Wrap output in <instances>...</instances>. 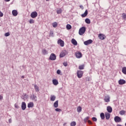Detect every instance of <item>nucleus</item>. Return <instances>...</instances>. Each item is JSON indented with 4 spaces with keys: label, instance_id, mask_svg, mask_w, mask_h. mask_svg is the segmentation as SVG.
Wrapping results in <instances>:
<instances>
[{
    "label": "nucleus",
    "instance_id": "obj_41",
    "mask_svg": "<svg viewBox=\"0 0 126 126\" xmlns=\"http://www.w3.org/2000/svg\"><path fill=\"white\" fill-rule=\"evenodd\" d=\"M92 120L94 122H97V118H96L95 117H93L92 118Z\"/></svg>",
    "mask_w": 126,
    "mask_h": 126
},
{
    "label": "nucleus",
    "instance_id": "obj_24",
    "mask_svg": "<svg viewBox=\"0 0 126 126\" xmlns=\"http://www.w3.org/2000/svg\"><path fill=\"white\" fill-rule=\"evenodd\" d=\"M56 100V96L54 95H51L50 96V100L55 101Z\"/></svg>",
    "mask_w": 126,
    "mask_h": 126
},
{
    "label": "nucleus",
    "instance_id": "obj_46",
    "mask_svg": "<svg viewBox=\"0 0 126 126\" xmlns=\"http://www.w3.org/2000/svg\"><path fill=\"white\" fill-rule=\"evenodd\" d=\"M80 7L81 9H84V7H83V5H80Z\"/></svg>",
    "mask_w": 126,
    "mask_h": 126
},
{
    "label": "nucleus",
    "instance_id": "obj_50",
    "mask_svg": "<svg viewBox=\"0 0 126 126\" xmlns=\"http://www.w3.org/2000/svg\"><path fill=\"white\" fill-rule=\"evenodd\" d=\"M9 123L10 124L12 122L11 119H9Z\"/></svg>",
    "mask_w": 126,
    "mask_h": 126
},
{
    "label": "nucleus",
    "instance_id": "obj_25",
    "mask_svg": "<svg viewBox=\"0 0 126 126\" xmlns=\"http://www.w3.org/2000/svg\"><path fill=\"white\" fill-rule=\"evenodd\" d=\"M77 111L78 113H81L82 111V108L81 106H79L77 108Z\"/></svg>",
    "mask_w": 126,
    "mask_h": 126
},
{
    "label": "nucleus",
    "instance_id": "obj_38",
    "mask_svg": "<svg viewBox=\"0 0 126 126\" xmlns=\"http://www.w3.org/2000/svg\"><path fill=\"white\" fill-rule=\"evenodd\" d=\"M79 69H84V65H80L79 66Z\"/></svg>",
    "mask_w": 126,
    "mask_h": 126
},
{
    "label": "nucleus",
    "instance_id": "obj_48",
    "mask_svg": "<svg viewBox=\"0 0 126 126\" xmlns=\"http://www.w3.org/2000/svg\"><path fill=\"white\" fill-rule=\"evenodd\" d=\"M3 98V97L2 95H0V100H2Z\"/></svg>",
    "mask_w": 126,
    "mask_h": 126
},
{
    "label": "nucleus",
    "instance_id": "obj_29",
    "mask_svg": "<svg viewBox=\"0 0 126 126\" xmlns=\"http://www.w3.org/2000/svg\"><path fill=\"white\" fill-rule=\"evenodd\" d=\"M63 12V10L61 8H59L58 10H57V14H61L62 12Z\"/></svg>",
    "mask_w": 126,
    "mask_h": 126
},
{
    "label": "nucleus",
    "instance_id": "obj_33",
    "mask_svg": "<svg viewBox=\"0 0 126 126\" xmlns=\"http://www.w3.org/2000/svg\"><path fill=\"white\" fill-rule=\"evenodd\" d=\"M29 22L30 23V24H33L34 23H35V21L34 20H33L32 19H31Z\"/></svg>",
    "mask_w": 126,
    "mask_h": 126
},
{
    "label": "nucleus",
    "instance_id": "obj_6",
    "mask_svg": "<svg viewBox=\"0 0 126 126\" xmlns=\"http://www.w3.org/2000/svg\"><path fill=\"white\" fill-rule=\"evenodd\" d=\"M92 43H93V40H92V39H89L88 40H87L84 42V44L86 46H87L88 45H90V44H92Z\"/></svg>",
    "mask_w": 126,
    "mask_h": 126
},
{
    "label": "nucleus",
    "instance_id": "obj_54",
    "mask_svg": "<svg viewBox=\"0 0 126 126\" xmlns=\"http://www.w3.org/2000/svg\"><path fill=\"white\" fill-rule=\"evenodd\" d=\"M46 1H49V0H46Z\"/></svg>",
    "mask_w": 126,
    "mask_h": 126
},
{
    "label": "nucleus",
    "instance_id": "obj_42",
    "mask_svg": "<svg viewBox=\"0 0 126 126\" xmlns=\"http://www.w3.org/2000/svg\"><path fill=\"white\" fill-rule=\"evenodd\" d=\"M63 65H64V66H67V62H64L63 63Z\"/></svg>",
    "mask_w": 126,
    "mask_h": 126
},
{
    "label": "nucleus",
    "instance_id": "obj_19",
    "mask_svg": "<svg viewBox=\"0 0 126 126\" xmlns=\"http://www.w3.org/2000/svg\"><path fill=\"white\" fill-rule=\"evenodd\" d=\"M107 111L108 113H112L113 112V109L111 107V106H107Z\"/></svg>",
    "mask_w": 126,
    "mask_h": 126
},
{
    "label": "nucleus",
    "instance_id": "obj_43",
    "mask_svg": "<svg viewBox=\"0 0 126 126\" xmlns=\"http://www.w3.org/2000/svg\"><path fill=\"white\" fill-rule=\"evenodd\" d=\"M57 74H61V70L60 69L57 70Z\"/></svg>",
    "mask_w": 126,
    "mask_h": 126
},
{
    "label": "nucleus",
    "instance_id": "obj_11",
    "mask_svg": "<svg viewBox=\"0 0 126 126\" xmlns=\"http://www.w3.org/2000/svg\"><path fill=\"white\" fill-rule=\"evenodd\" d=\"M118 82L120 85H123L124 84H126V80H125L120 79Z\"/></svg>",
    "mask_w": 126,
    "mask_h": 126
},
{
    "label": "nucleus",
    "instance_id": "obj_47",
    "mask_svg": "<svg viewBox=\"0 0 126 126\" xmlns=\"http://www.w3.org/2000/svg\"><path fill=\"white\" fill-rule=\"evenodd\" d=\"M54 33L53 32H51L50 33V36H53Z\"/></svg>",
    "mask_w": 126,
    "mask_h": 126
},
{
    "label": "nucleus",
    "instance_id": "obj_3",
    "mask_svg": "<svg viewBox=\"0 0 126 126\" xmlns=\"http://www.w3.org/2000/svg\"><path fill=\"white\" fill-rule=\"evenodd\" d=\"M77 75L78 78H81V77H82L83 76V71L81 70H78L77 72Z\"/></svg>",
    "mask_w": 126,
    "mask_h": 126
},
{
    "label": "nucleus",
    "instance_id": "obj_16",
    "mask_svg": "<svg viewBox=\"0 0 126 126\" xmlns=\"http://www.w3.org/2000/svg\"><path fill=\"white\" fill-rule=\"evenodd\" d=\"M34 107V103L32 102H30L28 104V108H33Z\"/></svg>",
    "mask_w": 126,
    "mask_h": 126
},
{
    "label": "nucleus",
    "instance_id": "obj_44",
    "mask_svg": "<svg viewBox=\"0 0 126 126\" xmlns=\"http://www.w3.org/2000/svg\"><path fill=\"white\" fill-rule=\"evenodd\" d=\"M2 16H3V13L1 11H0V17H2Z\"/></svg>",
    "mask_w": 126,
    "mask_h": 126
},
{
    "label": "nucleus",
    "instance_id": "obj_2",
    "mask_svg": "<svg viewBox=\"0 0 126 126\" xmlns=\"http://www.w3.org/2000/svg\"><path fill=\"white\" fill-rule=\"evenodd\" d=\"M67 55V51L65 50H63L60 55V58H63L64 56Z\"/></svg>",
    "mask_w": 126,
    "mask_h": 126
},
{
    "label": "nucleus",
    "instance_id": "obj_10",
    "mask_svg": "<svg viewBox=\"0 0 126 126\" xmlns=\"http://www.w3.org/2000/svg\"><path fill=\"white\" fill-rule=\"evenodd\" d=\"M110 96L109 95H106V96H105V98L104 99V100L106 103H108V102H110Z\"/></svg>",
    "mask_w": 126,
    "mask_h": 126
},
{
    "label": "nucleus",
    "instance_id": "obj_5",
    "mask_svg": "<svg viewBox=\"0 0 126 126\" xmlns=\"http://www.w3.org/2000/svg\"><path fill=\"white\" fill-rule=\"evenodd\" d=\"M31 16L32 18H36V17L38 16V13H37L36 11L32 12L31 14Z\"/></svg>",
    "mask_w": 126,
    "mask_h": 126
},
{
    "label": "nucleus",
    "instance_id": "obj_1",
    "mask_svg": "<svg viewBox=\"0 0 126 126\" xmlns=\"http://www.w3.org/2000/svg\"><path fill=\"white\" fill-rule=\"evenodd\" d=\"M85 31H86V28L85 27H83L81 28L79 31V35H82L85 33Z\"/></svg>",
    "mask_w": 126,
    "mask_h": 126
},
{
    "label": "nucleus",
    "instance_id": "obj_31",
    "mask_svg": "<svg viewBox=\"0 0 126 126\" xmlns=\"http://www.w3.org/2000/svg\"><path fill=\"white\" fill-rule=\"evenodd\" d=\"M32 100H34V101H37V96H36L35 94L32 95Z\"/></svg>",
    "mask_w": 126,
    "mask_h": 126
},
{
    "label": "nucleus",
    "instance_id": "obj_4",
    "mask_svg": "<svg viewBox=\"0 0 126 126\" xmlns=\"http://www.w3.org/2000/svg\"><path fill=\"white\" fill-rule=\"evenodd\" d=\"M56 59H57L56 55L54 53H52L49 57V60L51 61H55L56 60Z\"/></svg>",
    "mask_w": 126,
    "mask_h": 126
},
{
    "label": "nucleus",
    "instance_id": "obj_39",
    "mask_svg": "<svg viewBox=\"0 0 126 126\" xmlns=\"http://www.w3.org/2000/svg\"><path fill=\"white\" fill-rule=\"evenodd\" d=\"M9 35H10V33H9V32H6L4 34V36L8 37V36H9Z\"/></svg>",
    "mask_w": 126,
    "mask_h": 126
},
{
    "label": "nucleus",
    "instance_id": "obj_52",
    "mask_svg": "<svg viewBox=\"0 0 126 126\" xmlns=\"http://www.w3.org/2000/svg\"><path fill=\"white\" fill-rule=\"evenodd\" d=\"M65 125H66V123H64L63 124V126H65Z\"/></svg>",
    "mask_w": 126,
    "mask_h": 126
},
{
    "label": "nucleus",
    "instance_id": "obj_18",
    "mask_svg": "<svg viewBox=\"0 0 126 126\" xmlns=\"http://www.w3.org/2000/svg\"><path fill=\"white\" fill-rule=\"evenodd\" d=\"M54 108H58L59 107V100L55 101L53 104Z\"/></svg>",
    "mask_w": 126,
    "mask_h": 126
},
{
    "label": "nucleus",
    "instance_id": "obj_27",
    "mask_svg": "<svg viewBox=\"0 0 126 126\" xmlns=\"http://www.w3.org/2000/svg\"><path fill=\"white\" fill-rule=\"evenodd\" d=\"M100 118L101 120H105V114L103 113L100 114Z\"/></svg>",
    "mask_w": 126,
    "mask_h": 126
},
{
    "label": "nucleus",
    "instance_id": "obj_30",
    "mask_svg": "<svg viewBox=\"0 0 126 126\" xmlns=\"http://www.w3.org/2000/svg\"><path fill=\"white\" fill-rule=\"evenodd\" d=\"M122 18L123 20H126V14L125 13H123L122 14Z\"/></svg>",
    "mask_w": 126,
    "mask_h": 126
},
{
    "label": "nucleus",
    "instance_id": "obj_17",
    "mask_svg": "<svg viewBox=\"0 0 126 126\" xmlns=\"http://www.w3.org/2000/svg\"><path fill=\"white\" fill-rule=\"evenodd\" d=\"M88 14V11L87 10H86L84 14H82L81 15L82 17H86L87 16V15Z\"/></svg>",
    "mask_w": 126,
    "mask_h": 126
},
{
    "label": "nucleus",
    "instance_id": "obj_51",
    "mask_svg": "<svg viewBox=\"0 0 126 126\" xmlns=\"http://www.w3.org/2000/svg\"><path fill=\"white\" fill-rule=\"evenodd\" d=\"M5 1H10V0H4Z\"/></svg>",
    "mask_w": 126,
    "mask_h": 126
},
{
    "label": "nucleus",
    "instance_id": "obj_49",
    "mask_svg": "<svg viewBox=\"0 0 126 126\" xmlns=\"http://www.w3.org/2000/svg\"><path fill=\"white\" fill-rule=\"evenodd\" d=\"M15 108H18V106L17 104H15Z\"/></svg>",
    "mask_w": 126,
    "mask_h": 126
},
{
    "label": "nucleus",
    "instance_id": "obj_22",
    "mask_svg": "<svg viewBox=\"0 0 126 126\" xmlns=\"http://www.w3.org/2000/svg\"><path fill=\"white\" fill-rule=\"evenodd\" d=\"M110 117H111V114H110V113H105V118L106 120H109V119H110Z\"/></svg>",
    "mask_w": 126,
    "mask_h": 126
},
{
    "label": "nucleus",
    "instance_id": "obj_8",
    "mask_svg": "<svg viewBox=\"0 0 126 126\" xmlns=\"http://www.w3.org/2000/svg\"><path fill=\"white\" fill-rule=\"evenodd\" d=\"M114 120L116 123H120L122 121V119L119 116H116L114 118Z\"/></svg>",
    "mask_w": 126,
    "mask_h": 126
},
{
    "label": "nucleus",
    "instance_id": "obj_32",
    "mask_svg": "<svg viewBox=\"0 0 126 126\" xmlns=\"http://www.w3.org/2000/svg\"><path fill=\"white\" fill-rule=\"evenodd\" d=\"M122 72L124 74H126V67H124L122 68Z\"/></svg>",
    "mask_w": 126,
    "mask_h": 126
},
{
    "label": "nucleus",
    "instance_id": "obj_14",
    "mask_svg": "<svg viewBox=\"0 0 126 126\" xmlns=\"http://www.w3.org/2000/svg\"><path fill=\"white\" fill-rule=\"evenodd\" d=\"M12 13L13 16H17V15L18 14V12H17V10H13L12 11Z\"/></svg>",
    "mask_w": 126,
    "mask_h": 126
},
{
    "label": "nucleus",
    "instance_id": "obj_40",
    "mask_svg": "<svg viewBox=\"0 0 126 126\" xmlns=\"http://www.w3.org/2000/svg\"><path fill=\"white\" fill-rule=\"evenodd\" d=\"M56 112H62V109L60 108H56L55 109Z\"/></svg>",
    "mask_w": 126,
    "mask_h": 126
},
{
    "label": "nucleus",
    "instance_id": "obj_13",
    "mask_svg": "<svg viewBox=\"0 0 126 126\" xmlns=\"http://www.w3.org/2000/svg\"><path fill=\"white\" fill-rule=\"evenodd\" d=\"M76 58L78 59H80L82 57V54L80 52H78L75 54Z\"/></svg>",
    "mask_w": 126,
    "mask_h": 126
},
{
    "label": "nucleus",
    "instance_id": "obj_34",
    "mask_svg": "<svg viewBox=\"0 0 126 126\" xmlns=\"http://www.w3.org/2000/svg\"><path fill=\"white\" fill-rule=\"evenodd\" d=\"M90 119V117L89 116L87 117L84 119V123H87V121Z\"/></svg>",
    "mask_w": 126,
    "mask_h": 126
},
{
    "label": "nucleus",
    "instance_id": "obj_12",
    "mask_svg": "<svg viewBox=\"0 0 126 126\" xmlns=\"http://www.w3.org/2000/svg\"><path fill=\"white\" fill-rule=\"evenodd\" d=\"M21 108H22V109L23 110L26 109V103H25V102H23L22 103Z\"/></svg>",
    "mask_w": 126,
    "mask_h": 126
},
{
    "label": "nucleus",
    "instance_id": "obj_7",
    "mask_svg": "<svg viewBox=\"0 0 126 126\" xmlns=\"http://www.w3.org/2000/svg\"><path fill=\"white\" fill-rule=\"evenodd\" d=\"M58 44L60 45L61 47H63L64 46V42L62 39H59L58 40Z\"/></svg>",
    "mask_w": 126,
    "mask_h": 126
},
{
    "label": "nucleus",
    "instance_id": "obj_28",
    "mask_svg": "<svg viewBox=\"0 0 126 126\" xmlns=\"http://www.w3.org/2000/svg\"><path fill=\"white\" fill-rule=\"evenodd\" d=\"M85 22L87 23V24H90L91 23V22L90 21V19L87 18L85 19Z\"/></svg>",
    "mask_w": 126,
    "mask_h": 126
},
{
    "label": "nucleus",
    "instance_id": "obj_20",
    "mask_svg": "<svg viewBox=\"0 0 126 126\" xmlns=\"http://www.w3.org/2000/svg\"><path fill=\"white\" fill-rule=\"evenodd\" d=\"M71 43L73 44V45H74V46L77 45V41L74 39H72L71 40Z\"/></svg>",
    "mask_w": 126,
    "mask_h": 126
},
{
    "label": "nucleus",
    "instance_id": "obj_45",
    "mask_svg": "<svg viewBox=\"0 0 126 126\" xmlns=\"http://www.w3.org/2000/svg\"><path fill=\"white\" fill-rule=\"evenodd\" d=\"M88 124H89L90 125H92V122H91V121H90V120H88Z\"/></svg>",
    "mask_w": 126,
    "mask_h": 126
},
{
    "label": "nucleus",
    "instance_id": "obj_37",
    "mask_svg": "<svg viewBox=\"0 0 126 126\" xmlns=\"http://www.w3.org/2000/svg\"><path fill=\"white\" fill-rule=\"evenodd\" d=\"M120 114L122 115H124L126 114V111L124 110H122L120 112Z\"/></svg>",
    "mask_w": 126,
    "mask_h": 126
},
{
    "label": "nucleus",
    "instance_id": "obj_21",
    "mask_svg": "<svg viewBox=\"0 0 126 126\" xmlns=\"http://www.w3.org/2000/svg\"><path fill=\"white\" fill-rule=\"evenodd\" d=\"M34 89H35L36 92H39V91H40L39 87H38V86H37V85H34Z\"/></svg>",
    "mask_w": 126,
    "mask_h": 126
},
{
    "label": "nucleus",
    "instance_id": "obj_53",
    "mask_svg": "<svg viewBox=\"0 0 126 126\" xmlns=\"http://www.w3.org/2000/svg\"><path fill=\"white\" fill-rule=\"evenodd\" d=\"M22 78H24V76H22Z\"/></svg>",
    "mask_w": 126,
    "mask_h": 126
},
{
    "label": "nucleus",
    "instance_id": "obj_26",
    "mask_svg": "<svg viewBox=\"0 0 126 126\" xmlns=\"http://www.w3.org/2000/svg\"><path fill=\"white\" fill-rule=\"evenodd\" d=\"M42 53L43 55H47L48 54V51L46 49H42Z\"/></svg>",
    "mask_w": 126,
    "mask_h": 126
},
{
    "label": "nucleus",
    "instance_id": "obj_9",
    "mask_svg": "<svg viewBox=\"0 0 126 126\" xmlns=\"http://www.w3.org/2000/svg\"><path fill=\"white\" fill-rule=\"evenodd\" d=\"M98 38L100 40H105V38H106V37L105 36V35L103 34L102 33H99L98 34Z\"/></svg>",
    "mask_w": 126,
    "mask_h": 126
},
{
    "label": "nucleus",
    "instance_id": "obj_23",
    "mask_svg": "<svg viewBox=\"0 0 126 126\" xmlns=\"http://www.w3.org/2000/svg\"><path fill=\"white\" fill-rule=\"evenodd\" d=\"M52 26L54 28H57L58 27V23L57 22H55L52 23Z\"/></svg>",
    "mask_w": 126,
    "mask_h": 126
},
{
    "label": "nucleus",
    "instance_id": "obj_35",
    "mask_svg": "<svg viewBox=\"0 0 126 126\" xmlns=\"http://www.w3.org/2000/svg\"><path fill=\"white\" fill-rule=\"evenodd\" d=\"M70 126H76V122H74V121H73V122H71Z\"/></svg>",
    "mask_w": 126,
    "mask_h": 126
},
{
    "label": "nucleus",
    "instance_id": "obj_36",
    "mask_svg": "<svg viewBox=\"0 0 126 126\" xmlns=\"http://www.w3.org/2000/svg\"><path fill=\"white\" fill-rule=\"evenodd\" d=\"M66 29L67 30H70V29H71V26L69 24H67L66 25Z\"/></svg>",
    "mask_w": 126,
    "mask_h": 126
},
{
    "label": "nucleus",
    "instance_id": "obj_55",
    "mask_svg": "<svg viewBox=\"0 0 126 126\" xmlns=\"http://www.w3.org/2000/svg\"><path fill=\"white\" fill-rule=\"evenodd\" d=\"M125 126H126V123L125 124Z\"/></svg>",
    "mask_w": 126,
    "mask_h": 126
},
{
    "label": "nucleus",
    "instance_id": "obj_15",
    "mask_svg": "<svg viewBox=\"0 0 126 126\" xmlns=\"http://www.w3.org/2000/svg\"><path fill=\"white\" fill-rule=\"evenodd\" d=\"M52 83L54 84V85L57 86L58 84H59V81H58V80L57 79H53L52 80Z\"/></svg>",
    "mask_w": 126,
    "mask_h": 126
}]
</instances>
